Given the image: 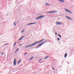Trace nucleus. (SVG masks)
Here are the masks:
<instances>
[{
    "label": "nucleus",
    "mask_w": 74,
    "mask_h": 74,
    "mask_svg": "<svg viewBox=\"0 0 74 74\" xmlns=\"http://www.w3.org/2000/svg\"><path fill=\"white\" fill-rule=\"evenodd\" d=\"M64 10H65V11H66V12H68L69 13H70L71 14H72L73 13L70 11V10H68L66 9H64Z\"/></svg>",
    "instance_id": "nucleus-1"
},
{
    "label": "nucleus",
    "mask_w": 74,
    "mask_h": 74,
    "mask_svg": "<svg viewBox=\"0 0 74 74\" xmlns=\"http://www.w3.org/2000/svg\"><path fill=\"white\" fill-rule=\"evenodd\" d=\"M44 17V16H43V15H41L37 18H36L35 19L36 20H37V19H40L41 18H43V17Z\"/></svg>",
    "instance_id": "nucleus-2"
},
{
    "label": "nucleus",
    "mask_w": 74,
    "mask_h": 74,
    "mask_svg": "<svg viewBox=\"0 0 74 74\" xmlns=\"http://www.w3.org/2000/svg\"><path fill=\"white\" fill-rule=\"evenodd\" d=\"M57 11H51V12H47V13H49V14H51V13H54V12H56Z\"/></svg>",
    "instance_id": "nucleus-3"
},
{
    "label": "nucleus",
    "mask_w": 74,
    "mask_h": 74,
    "mask_svg": "<svg viewBox=\"0 0 74 74\" xmlns=\"http://www.w3.org/2000/svg\"><path fill=\"white\" fill-rule=\"evenodd\" d=\"M62 23L59 22H56V24L57 25H62Z\"/></svg>",
    "instance_id": "nucleus-4"
},
{
    "label": "nucleus",
    "mask_w": 74,
    "mask_h": 74,
    "mask_svg": "<svg viewBox=\"0 0 74 74\" xmlns=\"http://www.w3.org/2000/svg\"><path fill=\"white\" fill-rule=\"evenodd\" d=\"M43 45V44H42V43H41L40 44V45H38L36 47V49H37V48H38V47H41V46L42 45Z\"/></svg>",
    "instance_id": "nucleus-5"
},
{
    "label": "nucleus",
    "mask_w": 74,
    "mask_h": 74,
    "mask_svg": "<svg viewBox=\"0 0 74 74\" xmlns=\"http://www.w3.org/2000/svg\"><path fill=\"white\" fill-rule=\"evenodd\" d=\"M35 23H36V22L29 23L27 25H33V24H35Z\"/></svg>",
    "instance_id": "nucleus-6"
},
{
    "label": "nucleus",
    "mask_w": 74,
    "mask_h": 74,
    "mask_svg": "<svg viewBox=\"0 0 74 74\" xmlns=\"http://www.w3.org/2000/svg\"><path fill=\"white\" fill-rule=\"evenodd\" d=\"M66 16V18L69 19H70L71 20H73V19H72L71 18L67 16Z\"/></svg>",
    "instance_id": "nucleus-7"
},
{
    "label": "nucleus",
    "mask_w": 74,
    "mask_h": 74,
    "mask_svg": "<svg viewBox=\"0 0 74 74\" xmlns=\"http://www.w3.org/2000/svg\"><path fill=\"white\" fill-rule=\"evenodd\" d=\"M14 66L16 65V59H14Z\"/></svg>",
    "instance_id": "nucleus-8"
},
{
    "label": "nucleus",
    "mask_w": 74,
    "mask_h": 74,
    "mask_svg": "<svg viewBox=\"0 0 74 74\" xmlns=\"http://www.w3.org/2000/svg\"><path fill=\"white\" fill-rule=\"evenodd\" d=\"M59 1H60V2H62V3H64V1L63 0H58Z\"/></svg>",
    "instance_id": "nucleus-9"
},
{
    "label": "nucleus",
    "mask_w": 74,
    "mask_h": 74,
    "mask_svg": "<svg viewBox=\"0 0 74 74\" xmlns=\"http://www.w3.org/2000/svg\"><path fill=\"white\" fill-rule=\"evenodd\" d=\"M67 53H66L65 54L64 58H66V57H67Z\"/></svg>",
    "instance_id": "nucleus-10"
},
{
    "label": "nucleus",
    "mask_w": 74,
    "mask_h": 74,
    "mask_svg": "<svg viewBox=\"0 0 74 74\" xmlns=\"http://www.w3.org/2000/svg\"><path fill=\"white\" fill-rule=\"evenodd\" d=\"M21 62V60H20L18 62V64H19V63Z\"/></svg>",
    "instance_id": "nucleus-11"
},
{
    "label": "nucleus",
    "mask_w": 74,
    "mask_h": 74,
    "mask_svg": "<svg viewBox=\"0 0 74 74\" xmlns=\"http://www.w3.org/2000/svg\"><path fill=\"white\" fill-rule=\"evenodd\" d=\"M47 41H48L46 40V41L44 42L43 43H42V44H44V43H45V42H47Z\"/></svg>",
    "instance_id": "nucleus-12"
},
{
    "label": "nucleus",
    "mask_w": 74,
    "mask_h": 74,
    "mask_svg": "<svg viewBox=\"0 0 74 74\" xmlns=\"http://www.w3.org/2000/svg\"><path fill=\"white\" fill-rule=\"evenodd\" d=\"M58 36L60 37V38H62V36H60V35L59 34H58Z\"/></svg>",
    "instance_id": "nucleus-13"
},
{
    "label": "nucleus",
    "mask_w": 74,
    "mask_h": 74,
    "mask_svg": "<svg viewBox=\"0 0 74 74\" xmlns=\"http://www.w3.org/2000/svg\"><path fill=\"white\" fill-rule=\"evenodd\" d=\"M49 57L48 56H47L45 57V58L44 59H47V58H48Z\"/></svg>",
    "instance_id": "nucleus-14"
},
{
    "label": "nucleus",
    "mask_w": 74,
    "mask_h": 74,
    "mask_svg": "<svg viewBox=\"0 0 74 74\" xmlns=\"http://www.w3.org/2000/svg\"><path fill=\"white\" fill-rule=\"evenodd\" d=\"M34 58V57H31L29 59V60H32V59H33Z\"/></svg>",
    "instance_id": "nucleus-15"
},
{
    "label": "nucleus",
    "mask_w": 74,
    "mask_h": 74,
    "mask_svg": "<svg viewBox=\"0 0 74 74\" xmlns=\"http://www.w3.org/2000/svg\"><path fill=\"white\" fill-rule=\"evenodd\" d=\"M15 22H16V21H15L14 23V25L15 26H16V24L15 23Z\"/></svg>",
    "instance_id": "nucleus-16"
},
{
    "label": "nucleus",
    "mask_w": 74,
    "mask_h": 74,
    "mask_svg": "<svg viewBox=\"0 0 74 74\" xmlns=\"http://www.w3.org/2000/svg\"><path fill=\"white\" fill-rule=\"evenodd\" d=\"M46 5H49V4H48V3H46Z\"/></svg>",
    "instance_id": "nucleus-17"
},
{
    "label": "nucleus",
    "mask_w": 74,
    "mask_h": 74,
    "mask_svg": "<svg viewBox=\"0 0 74 74\" xmlns=\"http://www.w3.org/2000/svg\"><path fill=\"white\" fill-rule=\"evenodd\" d=\"M35 43H33L32 45V46H34V45H35Z\"/></svg>",
    "instance_id": "nucleus-18"
},
{
    "label": "nucleus",
    "mask_w": 74,
    "mask_h": 74,
    "mask_svg": "<svg viewBox=\"0 0 74 74\" xmlns=\"http://www.w3.org/2000/svg\"><path fill=\"white\" fill-rule=\"evenodd\" d=\"M35 43H33L32 45V46H34V45H35Z\"/></svg>",
    "instance_id": "nucleus-19"
},
{
    "label": "nucleus",
    "mask_w": 74,
    "mask_h": 74,
    "mask_svg": "<svg viewBox=\"0 0 74 74\" xmlns=\"http://www.w3.org/2000/svg\"><path fill=\"white\" fill-rule=\"evenodd\" d=\"M38 41H37L36 42H35V44H37V43H38Z\"/></svg>",
    "instance_id": "nucleus-20"
},
{
    "label": "nucleus",
    "mask_w": 74,
    "mask_h": 74,
    "mask_svg": "<svg viewBox=\"0 0 74 74\" xmlns=\"http://www.w3.org/2000/svg\"><path fill=\"white\" fill-rule=\"evenodd\" d=\"M16 42L14 44V46H15V45H16Z\"/></svg>",
    "instance_id": "nucleus-21"
},
{
    "label": "nucleus",
    "mask_w": 74,
    "mask_h": 74,
    "mask_svg": "<svg viewBox=\"0 0 74 74\" xmlns=\"http://www.w3.org/2000/svg\"><path fill=\"white\" fill-rule=\"evenodd\" d=\"M57 40H58V41H60V38H58Z\"/></svg>",
    "instance_id": "nucleus-22"
},
{
    "label": "nucleus",
    "mask_w": 74,
    "mask_h": 74,
    "mask_svg": "<svg viewBox=\"0 0 74 74\" xmlns=\"http://www.w3.org/2000/svg\"><path fill=\"white\" fill-rule=\"evenodd\" d=\"M41 42V41H39L38 42V44H39V43H40V42Z\"/></svg>",
    "instance_id": "nucleus-23"
},
{
    "label": "nucleus",
    "mask_w": 74,
    "mask_h": 74,
    "mask_svg": "<svg viewBox=\"0 0 74 74\" xmlns=\"http://www.w3.org/2000/svg\"><path fill=\"white\" fill-rule=\"evenodd\" d=\"M24 37H25V36H22L21 38L22 39V38H24Z\"/></svg>",
    "instance_id": "nucleus-24"
},
{
    "label": "nucleus",
    "mask_w": 74,
    "mask_h": 74,
    "mask_svg": "<svg viewBox=\"0 0 74 74\" xmlns=\"http://www.w3.org/2000/svg\"><path fill=\"white\" fill-rule=\"evenodd\" d=\"M22 39L21 38H20L19 39V40H22Z\"/></svg>",
    "instance_id": "nucleus-25"
},
{
    "label": "nucleus",
    "mask_w": 74,
    "mask_h": 74,
    "mask_svg": "<svg viewBox=\"0 0 74 74\" xmlns=\"http://www.w3.org/2000/svg\"><path fill=\"white\" fill-rule=\"evenodd\" d=\"M28 46H27L26 47H25V48H27L28 47Z\"/></svg>",
    "instance_id": "nucleus-26"
},
{
    "label": "nucleus",
    "mask_w": 74,
    "mask_h": 74,
    "mask_svg": "<svg viewBox=\"0 0 74 74\" xmlns=\"http://www.w3.org/2000/svg\"><path fill=\"white\" fill-rule=\"evenodd\" d=\"M44 40H45V39H44V38H43V39H42V41H44Z\"/></svg>",
    "instance_id": "nucleus-27"
},
{
    "label": "nucleus",
    "mask_w": 74,
    "mask_h": 74,
    "mask_svg": "<svg viewBox=\"0 0 74 74\" xmlns=\"http://www.w3.org/2000/svg\"><path fill=\"white\" fill-rule=\"evenodd\" d=\"M41 60H42V59H40L39 60V62H40V61H41Z\"/></svg>",
    "instance_id": "nucleus-28"
},
{
    "label": "nucleus",
    "mask_w": 74,
    "mask_h": 74,
    "mask_svg": "<svg viewBox=\"0 0 74 74\" xmlns=\"http://www.w3.org/2000/svg\"><path fill=\"white\" fill-rule=\"evenodd\" d=\"M27 53H25V54L24 55H25L26 54H27Z\"/></svg>",
    "instance_id": "nucleus-29"
},
{
    "label": "nucleus",
    "mask_w": 74,
    "mask_h": 74,
    "mask_svg": "<svg viewBox=\"0 0 74 74\" xmlns=\"http://www.w3.org/2000/svg\"><path fill=\"white\" fill-rule=\"evenodd\" d=\"M32 46H33V45H30V47H32Z\"/></svg>",
    "instance_id": "nucleus-30"
},
{
    "label": "nucleus",
    "mask_w": 74,
    "mask_h": 74,
    "mask_svg": "<svg viewBox=\"0 0 74 74\" xmlns=\"http://www.w3.org/2000/svg\"><path fill=\"white\" fill-rule=\"evenodd\" d=\"M55 34H56V35H57V33L56 32L55 33Z\"/></svg>",
    "instance_id": "nucleus-31"
},
{
    "label": "nucleus",
    "mask_w": 74,
    "mask_h": 74,
    "mask_svg": "<svg viewBox=\"0 0 74 74\" xmlns=\"http://www.w3.org/2000/svg\"><path fill=\"white\" fill-rule=\"evenodd\" d=\"M23 31H24V30H23L21 31V32H22V33H23Z\"/></svg>",
    "instance_id": "nucleus-32"
},
{
    "label": "nucleus",
    "mask_w": 74,
    "mask_h": 74,
    "mask_svg": "<svg viewBox=\"0 0 74 74\" xmlns=\"http://www.w3.org/2000/svg\"><path fill=\"white\" fill-rule=\"evenodd\" d=\"M18 50H19V48H18L16 50L18 51Z\"/></svg>",
    "instance_id": "nucleus-33"
},
{
    "label": "nucleus",
    "mask_w": 74,
    "mask_h": 74,
    "mask_svg": "<svg viewBox=\"0 0 74 74\" xmlns=\"http://www.w3.org/2000/svg\"><path fill=\"white\" fill-rule=\"evenodd\" d=\"M22 44L20 45H19V46H22Z\"/></svg>",
    "instance_id": "nucleus-34"
},
{
    "label": "nucleus",
    "mask_w": 74,
    "mask_h": 74,
    "mask_svg": "<svg viewBox=\"0 0 74 74\" xmlns=\"http://www.w3.org/2000/svg\"><path fill=\"white\" fill-rule=\"evenodd\" d=\"M53 70H55V69H54V68L53 67Z\"/></svg>",
    "instance_id": "nucleus-35"
},
{
    "label": "nucleus",
    "mask_w": 74,
    "mask_h": 74,
    "mask_svg": "<svg viewBox=\"0 0 74 74\" xmlns=\"http://www.w3.org/2000/svg\"><path fill=\"white\" fill-rule=\"evenodd\" d=\"M18 51L17 50H16V51H15V52H16Z\"/></svg>",
    "instance_id": "nucleus-36"
},
{
    "label": "nucleus",
    "mask_w": 74,
    "mask_h": 74,
    "mask_svg": "<svg viewBox=\"0 0 74 74\" xmlns=\"http://www.w3.org/2000/svg\"><path fill=\"white\" fill-rule=\"evenodd\" d=\"M4 54V53H1L2 55H3V54Z\"/></svg>",
    "instance_id": "nucleus-37"
},
{
    "label": "nucleus",
    "mask_w": 74,
    "mask_h": 74,
    "mask_svg": "<svg viewBox=\"0 0 74 74\" xmlns=\"http://www.w3.org/2000/svg\"><path fill=\"white\" fill-rule=\"evenodd\" d=\"M41 42H42V40H40Z\"/></svg>",
    "instance_id": "nucleus-38"
},
{
    "label": "nucleus",
    "mask_w": 74,
    "mask_h": 74,
    "mask_svg": "<svg viewBox=\"0 0 74 74\" xmlns=\"http://www.w3.org/2000/svg\"><path fill=\"white\" fill-rule=\"evenodd\" d=\"M7 44H8L6 43V44H5V45H7Z\"/></svg>",
    "instance_id": "nucleus-39"
},
{
    "label": "nucleus",
    "mask_w": 74,
    "mask_h": 74,
    "mask_svg": "<svg viewBox=\"0 0 74 74\" xmlns=\"http://www.w3.org/2000/svg\"><path fill=\"white\" fill-rule=\"evenodd\" d=\"M28 46H29V47H30V45H28Z\"/></svg>",
    "instance_id": "nucleus-40"
},
{
    "label": "nucleus",
    "mask_w": 74,
    "mask_h": 74,
    "mask_svg": "<svg viewBox=\"0 0 74 74\" xmlns=\"http://www.w3.org/2000/svg\"><path fill=\"white\" fill-rule=\"evenodd\" d=\"M19 42H18V44H19Z\"/></svg>",
    "instance_id": "nucleus-41"
},
{
    "label": "nucleus",
    "mask_w": 74,
    "mask_h": 74,
    "mask_svg": "<svg viewBox=\"0 0 74 74\" xmlns=\"http://www.w3.org/2000/svg\"><path fill=\"white\" fill-rule=\"evenodd\" d=\"M27 46H28V47H29V45H28Z\"/></svg>",
    "instance_id": "nucleus-42"
}]
</instances>
